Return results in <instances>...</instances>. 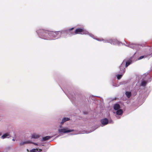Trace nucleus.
Returning <instances> with one entry per match:
<instances>
[{
	"label": "nucleus",
	"instance_id": "obj_17",
	"mask_svg": "<svg viewBox=\"0 0 152 152\" xmlns=\"http://www.w3.org/2000/svg\"><path fill=\"white\" fill-rule=\"evenodd\" d=\"M125 94L128 98H129L131 96V93L130 91H126Z\"/></svg>",
	"mask_w": 152,
	"mask_h": 152
},
{
	"label": "nucleus",
	"instance_id": "obj_20",
	"mask_svg": "<svg viewBox=\"0 0 152 152\" xmlns=\"http://www.w3.org/2000/svg\"><path fill=\"white\" fill-rule=\"evenodd\" d=\"M42 150L39 149L38 150L37 149H33L31 150V152H41Z\"/></svg>",
	"mask_w": 152,
	"mask_h": 152
},
{
	"label": "nucleus",
	"instance_id": "obj_7",
	"mask_svg": "<svg viewBox=\"0 0 152 152\" xmlns=\"http://www.w3.org/2000/svg\"><path fill=\"white\" fill-rule=\"evenodd\" d=\"M81 34H87L90 36L91 37L93 38L94 39L95 38L93 34L89 33L88 31L84 29L83 28V30Z\"/></svg>",
	"mask_w": 152,
	"mask_h": 152
},
{
	"label": "nucleus",
	"instance_id": "obj_2",
	"mask_svg": "<svg viewBox=\"0 0 152 152\" xmlns=\"http://www.w3.org/2000/svg\"><path fill=\"white\" fill-rule=\"evenodd\" d=\"M94 39L99 41H102L104 43H109L113 45H118L120 43L119 41L115 39L109 38L103 39L95 38Z\"/></svg>",
	"mask_w": 152,
	"mask_h": 152
},
{
	"label": "nucleus",
	"instance_id": "obj_24",
	"mask_svg": "<svg viewBox=\"0 0 152 152\" xmlns=\"http://www.w3.org/2000/svg\"><path fill=\"white\" fill-rule=\"evenodd\" d=\"M109 123H113V122L111 121H109Z\"/></svg>",
	"mask_w": 152,
	"mask_h": 152
},
{
	"label": "nucleus",
	"instance_id": "obj_14",
	"mask_svg": "<svg viewBox=\"0 0 152 152\" xmlns=\"http://www.w3.org/2000/svg\"><path fill=\"white\" fill-rule=\"evenodd\" d=\"M74 28L72 27L71 28H69L67 30H65L63 31H61V34H67V32H68V31H72V30L74 29Z\"/></svg>",
	"mask_w": 152,
	"mask_h": 152
},
{
	"label": "nucleus",
	"instance_id": "obj_16",
	"mask_svg": "<svg viewBox=\"0 0 152 152\" xmlns=\"http://www.w3.org/2000/svg\"><path fill=\"white\" fill-rule=\"evenodd\" d=\"M10 136V135L9 134L7 133H5L1 137V138L2 139H4L5 138H8Z\"/></svg>",
	"mask_w": 152,
	"mask_h": 152
},
{
	"label": "nucleus",
	"instance_id": "obj_23",
	"mask_svg": "<svg viewBox=\"0 0 152 152\" xmlns=\"http://www.w3.org/2000/svg\"><path fill=\"white\" fill-rule=\"evenodd\" d=\"M31 143H32L36 145H38V144L36 143L33 142H31Z\"/></svg>",
	"mask_w": 152,
	"mask_h": 152
},
{
	"label": "nucleus",
	"instance_id": "obj_18",
	"mask_svg": "<svg viewBox=\"0 0 152 152\" xmlns=\"http://www.w3.org/2000/svg\"><path fill=\"white\" fill-rule=\"evenodd\" d=\"M39 136L38 134H33L31 136V138L38 139L39 138Z\"/></svg>",
	"mask_w": 152,
	"mask_h": 152
},
{
	"label": "nucleus",
	"instance_id": "obj_25",
	"mask_svg": "<svg viewBox=\"0 0 152 152\" xmlns=\"http://www.w3.org/2000/svg\"><path fill=\"white\" fill-rule=\"evenodd\" d=\"M83 113L84 114H87V113L86 112H83Z\"/></svg>",
	"mask_w": 152,
	"mask_h": 152
},
{
	"label": "nucleus",
	"instance_id": "obj_12",
	"mask_svg": "<svg viewBox=\"0 0 152 152\" xmlns=\"http://www.w3.org/2000/svg\"><path fill=\"white\" fill-rule=\"evenodd\" d=\"M83 28H79L76 29L75 31V34H81Z\"/></svg>",
	"mask_w": 152,
	"mask_h": 152
},
{
	"label": "nucleus",
	"instance_id": "obj_8",
	"mask_svg": "<svg viewBox=\"0 0 152 152\" xmlns=\"http://www.w3.org/2000/svg\"><path fill=\"white\" fill-rule=\"evenodd\" d=\"M100 122L102 124L101 126H103L105 125H107L109 123V121L107 118H105L104 119L101 120Z\"/></svg>",
	"mask_w": 152,
	"mask_h": 152
},
{
	"label": "nucleus",
	"instance_id": "obj_10",
	"mask_svg": "<svg viewBox=\"0 0 152 152\" xmlns=\"http://www.w3.org/2000/svg\"><path fill=\"white\" fill-rule=\"evenodd\" d=\"M66 34V35L65 36H64L63 37L64 38H66L67 34H68L71 37L73 35H75V31H68L67 32V34Z\"/></svg>",
	"mask_w": 152,
	"mask_h": 152
},
{
	"label": "nucleus",
	"instance_id": "obj_19",
	"mask_svg": "<svg viewBox=\"0 0 152 152\" xmlns=\"http://www.w3.org/2000/svg\"><path fill=\"white\" fill-rule=\"evenodd\" d=\"M51 137L50 136H46V137H43L42 140L43 141H45L49 140Z\"/></svg>",
	"mask_w": 152,
	"mask_h": 152
},
{
	"label": "nucleus",
	"instance_id": "obj_5",
	"mask_svg": "<svg viewBox=\"0 0 152 152\" xmlns=\"http://www.w3.org/2000/svg\"><path fill=\"white\" fill-rule=\"evenodd\" d=\"M126 44H124L125 45L133 49H136L138 47V45L137 44H133L130 42H126Z\"/></svg>",
	"mask_w": 152,
	"mask_h": 152
},
{
	"label": "nucleus",
	"instance_id": "obj_3",
	"mask_svg": "<svg viewBox=\"0 0 152 152\" xmlns=\"http://www.w3.org/2000/svg\"><path fill=\"white\" fill-rule=\"evenodd\" d=\"M62 125H60L59 126V128L58 129V133H67L74 131L73 129H69L67 127H63L62 126Z\"/></svg>",
	"mask_w": 152,
	"mask_h": 152
},
{
	"label": "nucleus",
	"instance_id": "obj_6",
	"mask_svg": "<svg viewBox=\"0 0 152 152\" xmlns=\"http://www.w3.org/2000/svg\"><path fill=\"white\" fill-rule=\"evenodd\" d=\"M120 70L119 72L120 74H117L116 75L118 80L120 79L122 77L125 72V70H123L122 68H120Z\"/></svg>",
	"mask_w": 152,
	"mask_h": 152
},
{
	"label": "nucleus",
	"instance_id": "obj_11",
	"mask_svg": "<svg viewBox=\"0 0 152 152\" xmlns=\"http://www.w3.org/2000/svg\"><path fill=\"white\" fill-rule=\"evenodd\" d=\"M31 142V141L30 140H26L24 141H21L20 143V146H22L24 144H30Z\"/></svg>",
	"mask_w": 152,
	"mask_h": 152
},
{
	"label": "nucleus",
	"instance_id": "obj_22",
	"mask_svg": "<svg viewBox=\"0 0 152 152\" xmlns=\"http://www.w3.org/2000/svg\"><path fill=\"white\" fill-rule=\"evenodd\" d=\"M144 58V56H140L138 59L139 60L141 59H142L143 58Z\"/></svg>",
	"mask_w": 152,
	"mask_h": 152
},
{
	"label": "nucleus",
	"instance_id": "obj_21",
	"mask_svg": "<svg viewBox=\"0 0 152 152\" xmlns=\"http://www.w3.org/2000/svg\"><path fill=\"white\" fill-rule=\"evenodd\" d=\"M147 84V82L145 81H142L141 84V86H145Z\"/></svg>",
	"mask_w": 152,
	"mask_h": 152
},
{
	"label": "nucleus",
	"instance_id": "obj_4",
	"mask_svg": "<svg viewBox=\"0 0 152 152\" xmlns=\"http://www.w3.org/2000/svg\"><path fill=\"white\" fill-rule=\"evenodd\" d=\"M132 62L131 61H128L125 62V61L124 60L119 66V68H122L123 70H125V67H127Z\"/></svg>",
	"mask_w": 152,
	"mask_h": 152
},
{
	"label": "nucleus",
	"instance_id": "obj_9",
	"mask_svg": "<svg viewBox=\"0 0 152 152\" xmlns=\"http://www.w3.org/2000/svg\"><path fill=\"white\" fill-rule=\"evenodd\" d=\"M115 113L116 114V116L117 118L119 119L120 117L118 116V115H121L123 113V111L122 109L118 110H116Z\"/></svg>",
	"mask_w": 152,
	"mask_h": 152
},
{
	"label": "nucleus",
	"instance_id": "obj_13",
	"mask_svg": "<svg viewBox=\"0 0 152 152\" xmlns=\"http://www.w3.org/2000/svg\"><path fill=\"white\" fill-rule=\"evenodd\" d=\"M70 120L69 118L67 117L64 118L61 120V122L60 125H63L64 123L67 121H68Z\"/></svg>",
	"mask_w": 152,
	"mask_h": 152
},
{
	"label": "nucleus",
	"instance_id": "obj_1",
	"mask_svg": "<svg viewBox=\"0 0 152 152\" xmlns=\"http://www.w3.org/2000/svg\"><path fill=\"white\" fill-rule=\"evenodd\" d=\"M61 31H51L43 29H37L36 32L39 37L44 39L52 40L63 37L64 34H61Z\"/></svg>",
	"mask_w": 152,
	"mask_h": 152
},
{
	"label": "nucleus",
	"instance_id": "obj_15",
	"mask_svg": "<svg viewBox=\"0 0 152 152\" xmlns=\"http://www.w3.org/2000/svg\"><path fill=\"white\" fill-rule=\"evenodd\" d=\"M120 105L118 104H115L114 106V109L116 110L120 109Z\"/></svg>",
	"mask_w": 152,
	"mask_h": 152
},
{
	"label": "nucleus",
	"instance_id": "obj_26",
	"mask_svg": "<svg viewBox=\"0 0 152 152\" xmlns=\"http://www.w3.org/2000/svg\"><path fill=\"white\" fill-rule=\"evenodd\" d=\"M12 140L13 141H15V139H14L13 138L12 139Z\"/></svg>",
	"mask_w": 152,
	"mask_h": 152
}]
</instances>
